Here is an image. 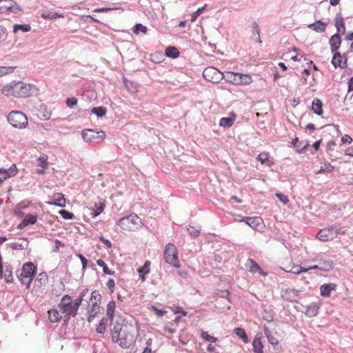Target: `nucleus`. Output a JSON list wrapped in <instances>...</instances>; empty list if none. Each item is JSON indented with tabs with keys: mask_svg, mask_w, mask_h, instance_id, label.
<instances>
[{
	"mask_svg": "<svg viewBox=\"0 0 353 353\" xmlns=\"http://www.w3.org/2000/svg\"><path fill=\"white\" fill-rule=\"evenodd\" d=\"M148 31V28L146 26H143L141 23H136L134 26L132 28V32L135 34H139V33L145 34Z\"/></svg>",
	"mask_w": 353,
	"mask_h": 353,
	"instance_id": "nucleus-40",
	"label": "nucleus"
},
{
	"mask_svg": "<svg viewBox=\"0 0 353 353\" xmlns=\"http://www.w3.org/2000/svg\"><path fill=\"white\" fill-rule=\"evenodd\" d=\"M18 173V169L15 164H12L10 168L6 169L3 168H0V174H4V176L1 178L3 181L6 180L8 178L14 176Z\"/></svg>",
	"mask_w": 353,
	"mask_h": 353,
	"instance_id": "nucleus-19",
	"label": "nucleus"
},
{
	"mask_svg": "<svg viewBox=\"0 0 353 353\" xmlns=\"http://www.w3.org/2000/svg\"><path fill=\"white\" fill-rule=\"evenodd\" d=\"M150 265H151V262L150 261H146L145 262L144 265L137 270H138V273L147 275L148 274L150 273Z\"/></svg>",
	"mask_w": 353,
	"mask_h": 353,
	"instance_id": "nucleus-45",
	"label": "nucleus"
},
{
	"mask_svg": "<svg viewBox=\"0 0 353 353\" xmlns=\"http://www.w3.org/2000/svg\"><path fill=\"white\" fill-rule=\"evenodd\" d=\"M225 80L235 85H249L252 79L250 75L240 72H228L225 74Z\"/></svg>",
	"mask_w": 353,
	"mask_h": 353,
	"instance_id": "nucleus-7",
	"label": "nucleus"
},
{
	"mask_svg": "<svg viewBox=\"0 0 353 353\" xmlns=\"http://www.w3.org/2000/svg\"><path fill=\"white\" fill-rule=\"evenodd\" d=\"M152 308L154 311L157 316L159 317L163 316L166 313L165 310L159 309L155 306H152Z\"/></svg>",
	"mask_w": 353,
	"mask_h": 353,
	"instance_id": "nucleus-61",
	"label": "nucleus"
},
{
	"mask_svg": "<svg viewBox=\"0 0 353 353\" xmlns=\"http://www.w3.org/2000/svg\"><path fill=\"white\" fill-rule=\"evenodd\" d=\"M252 29H253V38L255 39L256 41H257L259 43H261L262 41L260 39V30L258 23L256 21H253L252 25Z\"/></svg>",
	"mask_w": 353,
	"mask_h": 353,
	"instance_id": "nucleus-35",
	"label": "nucleus"
},
{
	"mask_svg": "<svg viewBox=\"0 0 353 353\" xmlns=\"http://www.w3.org/2000/svg\"><path fill=\"white\" fill-rule=\"evenodd\" d=\"M37 92L35 85L27 84L22 81H12L1 89L3 95L13 96L18 98H26L32 96Z\"/></svg>",
	"mask_w": 353,
	"mask_h": 353,
	"instance_id": "nucleus-1",
	"label": "nucleus"
},
{
	"mask_svg": "<svg viewBox=\"0 0 353 353\" xmlns=\"http://www.w3.org/2000/svg\"><path fill=\"white\" fill-rule=\"evenodd\" d=\"M341 37L339 34H334L332 35L329 40V43L330 46V50L332 53L338 52V50L339 49L341 44Z\"/></svg>",
	"mask_w": 353,
	"mask_h": 353,
	"instance_id": "nucleus-16",
	"label": "nucleus"
},
{
	"mask_svg": "<svg viewBox=\"0 0 353 353\" xmlns=\"http://www.w3.org/2000/svg\"><path fill=\"white\" fill-rule=\"evenodd\" d=\"M163 258L165 263L175 268H179L181 267L178 259V250L173 243H170L165 245L163 251Z\"/></svg>",
	"mask_w": 353,
	"mask_h": 353,
	"instance_id": "nucleus-5",
	"label": "nucleus"
},
{
	"mask_svg": "<svg viewBox=\"0 0 353 353\" xmlns=\"http://www.w3.org/2000/svg\"><path fill=\"white\" fill-rule=\"evenodd\" d=\"M121 330V326L120 325H114L113 328L111 329V336L113 342H119Z\"/></svg>",
	"mask_w": 353,
	"mask_h": 353,
	"instance_id": "nucleus-31",
	"label": "nucleus"
},
{
	"mask_svg": "<svg viewBox=\"0 0 353 353\" xmlns=\"http://www.w3.org/2000/svg\"><path fill=\"white\" fill-rule=\"evenodd\" d=\"M253 352L254 353H263V345L261 342V336L257 334L252 342Z\"/></svg>",
	"mask_w": 353,
	"mask_h": 353,
	"instance_id": "nucleus-24",
	"label": "nucleus"
},
{
	"mask_svg": "<svg viewBox=\"0 0 353 353\" xmlns=\"http://www.w3.org/2000/svg\"><path fill=\"white\" fill-rule=\"evenodd\" d=\"M242 221L255 230H259L262 228L263 220L259 216L244 217Z\"/></svg>",
	"mask_w": 353,
	"mask_h": 353,
	"instance_id": "nucleus-11",
	"label": "nucleus"
},
{
	"mask_svg": "<svg viewBox=\"0 0 353 353\" xmlns=\"http://www.w3.org/2000/svg\"><path fill=\"white\" fill-rule=\"evenodd\" d=\"M106 285L111 292H114V286H115V282H114V279H109L106 283Z\"/></svg>",
	"mask_w": 353,
	"mask_h": 353,
	"instance_id": "nucleus-60",
	"label": "nucleus"
},
{
	"mask_svg": "<svg viewBox=\"0 0 353 353\" xmlns=\"http://www.w3.org/2000/svg\"><path fill=\"white\" fill-rule=\"evenodd\" d=\"M12 72H13V68L11 67H0V77Z\"/></svg>",
	"mask_w": 353,
	"mask_h": 353,
	"instance_id": "nucleus-57",
	"label": "nucleus"
},
{
	"mask_svg": "<svg viewBox=\"0 0 353 353\" xmlns=\"http://www.w3.org/2000/svg\"><path fill=\"white\" fill-rule=\"evenodd\" d=\"M7 119L10 124L15 128L24 129L28 125V118L21 111L13 110L10 112Z\"/></svg>",
	"mask_w": 353,
	"mask_h": 353,
	"instance_id": "nucleus-6",
	"label": "nucleus"
},
{
	"mask_svg": "<svg viewBox=\"0 0 353 353\" xmlns=\"http://www.w3.org/2000/svg\"><path fill=\"white\" fill-rule=\"evenodd\" d=\"M91 112L97 115L98 117H102L105 115L107 112V109L103 106H99L93 108L91 110Z\"/></svg>",
	"mask_w": 353,
	"mask_h": 353,
	"instance_id": "nucleus-38",
	"label": "nucleus"
},
{
	"mask_svg": "<svg viewBox=\"0 0 353 353\" xmlns=\"http://www.w3.org/2000/svg\"><path fill=\"white\" fill-rule=\"evenodd\" d=\"M37 220V216L34 214H27L25 218L23 219V221L27 223V225H34L36 223Z\"/></svg>",
	"mask_w": 353,
	"mask_h": 353,
	"instance_id": "nucleus-47",
	"label": "nucleus"
},
{
	"mask_svg": "<svg viewBox=\"0 0 353 353\" xmlns=\"http://www.w3.org/2000/svg\"><path fill=\"white\" fill-rule=\"evenodd\" d=\"M122 230L134 231L141 228L143 223L141 218L135 213H132L128 216L121 218L117 222Z\"/></svg>",
	"mask_w": 353,
	"mask_h": 353,
	"instance_id": "nucleus-4",
	"label": "nucleus"
},
{
	"mask_svg": "<svg viewBox=\"0 0 353 353\" xmlns=\"http://www.w3.org/2000/svg\"><path fill=\"white\" fill-rule=\"evenodd\" d=\"M97 264L103 268V273L108 275H114V272L110 270L106 263L102 259H98L97 261Z\"/></svg>",
	"mask_w": 353,
	"mask_h": 353,
	"instance_id": "nucleus-42",
	"label": "nucleus"
},
{
	"mask_svg": "<svg viewBox=\"0 0 353 353\" xmlns=\"http://www.w3.org/2000/svg\"><path fill=\"white\" fill-rule=\"evenodd\" d=\"M36 273L37 267L32 262H28L23 265L20 272L17 274V277L21 284L26 285V288L29 289Z\"/></svg>",
	"mask_w": 353,
	"mask_h": 353,
	"instance_id": "nucleus-3",
	"label": "nucleus"
},
{
	"mask_svg": "<svg viewBox=\"0 0 353 353\" xmlns=\"http://www.w3.org/2000/svg\"><path fill=\"white\" fill-rule=\"evenodd\" d=\"M336 284L333 283H325L320 288V294L323 297H329L332 291L336 289Z\"/></svg>",
	"mask_w": 353,
	"mask_h": 353,
	"instance_id": "nucleus-21",
	"label": "nucleus"
},
{
	"mask_svg": "<svg viewBox=\"0 0 353 353\" xmlns=\"http://www.w3.org/2000/svg\"><path fill=\"white\" fill-rule=\"evenodd\" d=\"M61 314L63 315V322L67 325L71 317H74L77 314V309L73 304V300L70 295H63L59 303Z\"/></svg>",
	"mask_w": 353,
	"mask_h": 353,
	"instance_id": "nucleus-2",
	"label": "nucleus"
},
{
	"mask_svg": "<svg viewBox=\"0 0 353 353\" xmlns=\"http://www.w3.org/2000/svg\"><path fill=\"white\" fill-rule=\"evenodd\" d=\"M291 145L296 148V152L299 154L303 153L305 149L308 145V143L303 144L302 141H299L297 137L293 139L291 143Z\"/></svg>",
	"mask_w": 353,
	"mask_h": 353,
	"instance_id": "nucleus-28",
	"label": "nucleus"
},
{
	"mask_svg": "<svg viewBox=\"0 0 353 353\" xmlns=\"http://www.w3.org/2000/svg\"><path fill=\"white\" fill-rule=\"evenodd\" d=\"M99 304H97V302H92L88 303V321L92 322L97 314L99 312Z\"/></svg>",
	"mask_w": 353,
	"mask_h": 353,
	"instance_id": "nucleus-18",
	"label": "nucleus"
},
{
	"mask_svg": "<svg viewBox=\"0 0 353 353\" xmlns=\"http://www.w3.org/2000/svg\"><path fill=\"white\" fill-rule=\"evenodd\" d=\"M249 271L251 272H256L257 270H261V268L252 259H248Z\"/></svg>",
	"mask_w": 353,
	"mask_h": 353,
	"instance_id": "nucleus-44",
	"label": "nucleus"
},
{
	"mask_svg": "<svg viewBox=\"0 0 353 353\" xmlns=\"http://www.w3.org/2000/svg\"><path fill=\"white\" fill-rule=\"evenodd\" d=\"M319 270L324 272H328L333 269L334 264L332 260H319Z\"/></svg>",
	"mask_w": 353,
	"mask_h": 353,
	"instance_id": "nucleus-27",
	"label": "nucleus"
},
{
	"mask_svg": "<svg viewBox=\"0 0 353 353\" xmlns=\"http://www.w3.org/2000/svg\"><path fill=\"white\" fill-rule=\"evenodd\" d=\"M105 206V205L103 202L99 201V203H94L93 205L89 207L90 216L92 219L96 218L103 212Z\"/></svg>",
	"mask_w": 353,
	"mask_h": 353,
	"instance_id": "nucleus-12",
	"label": "nucleus"
},
{
	"mask_svg": "<svg viewBox=\"0 0 353 353\" xmlns=\"http://www.w3.org/2000/svg\"><path fill=\"white\" fill-rule=\"evenodd\" d=\"M327 26V23L322 22L321 20H318L312 23L309 24L307 27L316 32L321 33L325 31Z\"/></svg>",
	"mask_w": 353,
	"mask_h": 353,
	"instance_id": "nucleus-23",
	"label": "nucleus"
},
{
	"mask_svg": "<svg viewBox=\"0 0 353 353\" xmlns=\"http://www.w3.org/2000/svg\"><path fill=\"white\" fill-rule=\"evenodd\" d=\"M336 145V142L333 140L329 141L326 145L327 152H330L334 150V147Z\"/></svg>",
	"mask_w": 353,
	"mask_h": 353,
	"instance_id": "nucleus-64",
	"label": "nucleus"
},
{
	"mask_svg": "<svg viewBox=\"0 0 353 353\" xmlns=\"http://www.w3.org/2000/svg\"><path fill=\"white\" fill-rule=\"evenodd\" d=\"M21 11V8L12 0H0V13L13 14L16 15Z\"/></svg>",
	"mask_w": 353,
	"mask_h": 353,
	"instance_id": "nucleus-10",
	"label": "nucleus"
},
{
	"mask_svg": "<svg viewBox=\"0 0 353 353\" xmlns=\"http://www.w3.org/2000/svg\"><path fill=\"white\" fill-rule=\"evenodd\" d=\"M300 291L295 289H287L283 295V297L289 302H298Z\"/></svg>",
	"mask_w": 353,
	"mask_h": 353,
	"instance_id": "nucleus-13",
	"label": "nucleus"
},
{
	"mask_svg": "<svg viewBox=\"0 0 353 353\" xmlns=\"http://www.w3.org/2000/svg\"><path fill=\"white\" fill-rule=\"evenodd\" d=\"M48 318L52 323L59 322L61 319L63 320V315L61 314L60 308H59V304L56 307L48 311Z\"/></svg>",
	"mask_w": 353,
	"mask_h": 353,
	"instance_id": "nucleus-14",
	"label": "nucleus"
},
{
	"mask_svg": "<svg viewBox=\"0 0 353 353\" xmlns=\"http://www.w3.org/2000/svg\"><path fill=\"white\" fill-rule=\"evenodd\" d=\"M165 55L172 59L179 57L180 53L178 49L174 46H168L165 51Z\"/></svg>",
	"mask_w": 353,
	"mask_h": 353,
	"instance_id": "nucleus-30",
	"label": "nucleus"
},
{
	"mask_svg": "<svg viewBox=\"0 0 353 353\" xmlns=\"http://www.w3.org/2000/svg\"><path fill=\"white\" fill-rule=\"evenodd\" d=\"M201 226L194 227L192 225H189V227L188 228V232L189 234L193 238L198 237L201 233Z\"/></svg>",
	"mask_w": 353,
	"mask_h": 353,
	"instance_id": "nucleus-36",
	"label": "nucleus"
},
{
	"mask_svg": "<svg viewBox=\"0 0 353 353\" xmlns=\"http://www.w3.org/2000/svg\"><path fill=\"white\" fill-rule=\"evenodd\" d=\"M201 337L203 339L211 343H215L217 341V338L210 335L208 332L203 330H202L201 332Z\"/></svg>",
	"mask_w": 353,
	"mask_h": 353,
	"instance_id": "nucleus-48",
	"label": "nucleus"
},
{
	"mask_svg": "<svg viewBox=\"0 0 353 353\" xmlns=\"http://www.w3.org/2000/svg\"><path fill=\"white\" fill-rule=\"evenodd\" d=\"M334 26L336 28L337 32L336 34H345V26L344 19L341 13H338L334 19Z\"/></svg>",
	"mask_w": 353,
	"mask_h": 353,
	"instance_id": "nucleus-15",
	"label": "nucleus"
},
{
	"mask_svg": "<svg viewBox=\"0 0 353 353\" xmlns=\"http://www.w3.org/2000/svg\"><path fill=\"white\" fill-rule=\"evenodd\" d=\"M256 160L261 162V164L265 165L268 167H272L274 165V161L269 157L268 152H261L257 157Z\"/></svg>",
	"mask_w": 353,
	"mask_h": 353,
	"instance_id": "nucleus-25",
	"label": "nucleus"
},
{
	"mask_svg": "<svg viewBox=\"0 0 353 353\" xmlns=\"http://www.w3.org/2000/svg\"><path fill=\"white\" fill-rule=\"evenodd\" d=\"M203 77L206 81L214 83L225 79V74L214 67L205 68L203 72Z\"/></svg>",
	"mask_w": 353,
	"mask_h": 353,
	"instance_id": "nucleus-9",
	"label": "nucleus"
},
{
	"mask_svg": "<svg viewBox=\"0 0 353 353\" xmlns=\"http://www.w3.org/2000/svg\"><path fill=\"white\" fill-rule=\"evenodd\" d=\"M234 332L241 339L244 343L248 342V335L245 333V331L244 329L241 327H236L234 330Z\"/></svg>",
	"mask_w": 353,
	"mask_h": 353,
	"instance_id": "nucleus-37",
	"label": "nucleus"
},
{
	"mask_svg": "<svg viewBox=\"0 0 353 353\" xmlns=\"http://www.w3.org/2000/svg\"><path fill=\"white\" fill-rule=\"evenodd\" d=\"M101 301V295L97 290H94L91 293L90 298V303L97 302V304H100Z\"/></svg>",
	"mask_w": 353,
	"mask_h": 353,
	"instance_id": "nucleus-46",
	"label": "nucleus"
},
{
	"mask_svg": "<svg viewBox=\"0 0 353 353\" xmlns=\"http://www.w3.org/2000/svg\"><path fill=\"white\" fill-rule=\"evenodd\" d=\"M312 109L316 114L322 115L323 112L322 101L319 99L315 98L312 103Z\"/></svg>",
	"mask_w": 353,
	"mask_h": 353,
	"instance_id": "nucleus-26",
	"label": "nucleus"
},
{
	"mask_svg": "<svg viewBox=\"0 0 353 353\" xmlns=\"http://www.w3.org/2000/svg\"><path fill=\"white\" fill-rule=\"evenodd\" d=\"M236 117V116L234 112H230L229 117H223L220 119L219 125L224 128H229L233 125Z\"/></svg>",
	"mask_w": 353,
	"mask_h": 353,
	"instance_id": "nucleus-22",
	"label": "nucleus"
},
{
	"mask_svg": "<svg viewBox=\"0 0 353 353\" xmlns=\"http://www.w3.org/2000/svg\"><path fill=\"white\" fill-rule=\"evenodd\" d=\"M207 6V5H204V6H203L202 8H198L194 13V14L192 16V18H191V21H195L196 18L201 15L203 12V11L204 10V9L205 8V7Z\"/></svg>",
	"mask_w": 353,
	"mask_h": 353,
	"instance_id": "nucleus-53",
	"label": "nucleus"
},
{
	"mask_svg": "<svg viewBox=\"0 0 353 353\" xmlns=\"http://www.w3.org/2000/svg\"><path fill=\"white\" fill-rule=\"evenodd\" d=\"M119 345L123 348L128 347L131 344V341H128L126 339L119 338Z\"/></svg>",
	"mask_w": 353,
	"mask_h": 353,
	"instance_id": "nucleus-55",
	"label": "nucleus"
},
{
	"mask_svg": "<svg viewBox=\"0 0 353 353\" xmlns=\"http://www.w3.org/2000/svg\"><path fill=\"white\" fill-rule=\"evenodd\" d=\"M77 256L81 260L82 269L83 270H85L87 268V259L81 254H77Z\"/></svg>",
	"mask_w": 353,
	"mask_h": 353,
	"instance_id": "nucleus-59",
	"label": "nucleus"
},
{
	"mask_svg": "<svg viewBox=\"0 0 353 353\" xmlns=\"http://www.w3.org/2000/svg\"><path fill=\"white\" fill-rule=\"evenodd\" d=\"M42 17L44 19H57L59 17H63V15L61 14L57 13V12H48L47 14H43Z\"/></svg>",
	"mask_w": 353,
	"mask_h": 353,
	"instance_id": "nucleus-50",
	"label": "nucleus"
},
{
	"mask_svg": "<svg viewBox=\"0 0 353 353\" xmlns=\"http://www.w3.org/2000/svg\"><path fill=\"white\" fill-rule=\"evenodd\" d=\"M123 83H124V86L125 88L130 91V92H134V90H135V86H134V82L131 81H128L126 79H123Z\"/></svg>",
	"mask_w": 353,
	"mask_h": 353,
	"instance_id": "nucleus-51",
	"label": "nucleus"
},
{
	"mask_svg": "<svg viewBox=\"0 0 353 353\" xmlns=\"http://www.w3.org/2000/svg\"><path fill=\"white\" fill-rule=\"evenodd\" d=\"M30 30L31 27L29 24H15L13 27V32L15 33L19 30L23 32H26Z\"/></svg>",
	"mask_w": 353,
	"mask_h": 353,
	"instance_id": "nucleus-39",
	"label": "nucleus"
},
{
	"mask_svg": "<svg viewBox=\"0 0 353 353\" xmlns=\"http://www.w3.org/2000/svg\"><path fill=\"white\" fill-rule=\"evenodd\" d=\"M48 161H47V159L44 157H40L39 158H38L37 159V165L39 167H41V168H46L47 166H48Z\"/></svg>",
	"mask_w": 353,
	"mask_h": 353,
	"instance_id": "nucleus-52",
	"label": "nucleus"
},
{
	"mask_svg": "<svg viewBox=\"0 0 353 353\" xmlns=\"http://www.w3.org/2000/svg\"><path fill=\"white\" fill-rule=\"evenodd\" d=\"M334 169V167L330 163H323L321 165V168L318 173H331Z\"/></svg>",
	"mask_w": 353,
	"mask_h": 353,
	"instance_id": "nucleus-41",
	"label": "nucleus"
},
{
	"mask_svg": "<svg viewBox=\"0 0 353 353\" xmlns=\"http://www.w3.org/2000/svg\"><path fill=\"white\" fill-rule=\"evenodd\" d=\"M50 205H56L60 208H63L65 205V199L61 193H58L54 196L50 201L47 202Z\"/></svg>",
	"mask_w": 353,
	"mask_h": 353,
	"instance_id": "nucleus-20",
	"label": "nucleus"
},
{
	"mask_svg": "<svg viewBox=\"0 0 353 353\" xmlns=\"http://www.w3.org/2000/svg\"><path fill=\"white\" fill-rule=\"evenodd\" d=\"M108 320L105 318H103L99 324L96 328V331L97 333L99 334H103L105 332L106 330V325H107Z\"/></svg>",
	"mask_w": 353,
	"mask_h": 353,
	"instance_id": "nucleus-43",
	"label": "nucleus"
},
{
	"mask_svg": "<svg viewBox=\"0 0 353 353\" xmlns=\"http://www.w3.org/2000/svg\"><path fill=\"white\" fill-rule=\"evenodd\" d=\"M276 196L279 199V201L284 204L289 201L288 196L282 193H276Z\"/></svg>",
	"mask_w": 353,
	"mask_h": 353,
	"instance_id": "nucleus-58",
	"label": "nucleus"
},
{
	"mask_svg": "<svg viewBox=\"0 0 353 353\" xmlns=\"http://www.w3.org/2000/svg\"><path fill=\"white\" fill-rule=\"evenodd\" d=\"M4 278H5V281L6 283H12V272L10 270H9L8 269H7L6 271H5V274H4Z\"/></svg>",
	"mask_w": 353,
	"mask_h": 353,
	"instance_id": "nucleus-56",
	"label": "nucleus"
},
{
	"mask_svg": "<svg viewBox=\"0 0 353 353\" xmlns=\"http://www.w3.org/2000/svg\"><path fill=\"white\" fill-rule=\"evenodd\" d=\"M10 246L11 248L13 249V250H23L24 249V247L23 245H22V243H20L19 242H14V243H12L10 244Z\"/></svg>",
	"mask_w": 353,
	"mask_h": 353,
	"instance_id": "nucleus-62",
	"label": "nucleus"
},
{
	"mask_svg": "<svg viewBox=\"0 0 353 353\" xmlns=\"http://www.w3.org/2000/svg\"><path fill=\"white\" fill-rule=\"evenodd\" d=\"M59 213L64 219L66 220L72 219L74 216L72 212L65 210H61L59 212Z\"/></svg>",
	"mask_w": 353,
	"mask_h": 353,
	"instance_id": "nucleus-49",
	"label": "nucleus"
},
{
	"mask_svg": "<svg viewBox=\"0 0 353 353\" xmlns=\"http://www.w3.org/2000/svg\"><path fill=\"white\" fill-rule=\"evenodd\" d=\"M343 57L345 58V61L342 62V55L340 52H334V56L332 60V64L334 66V68H345L347 66V58L345 55L343 54Z\"/></svg>",
	"mask_w": 353,
	"mask_h": 353,
	"instance_id": "nucleus-17",
	"label": "nucleus"
},
{
	"mask_svg": "<svg viewBox=\"0 0 353 353\" xmlns=\"http://www.w3.org/2000/svg\"><path fill=\"white\" fill-rule=\"evenodd\" d=\"M316 238L322 241H328L330 240L333 239V235L328 232V230H326L325 228L321 230L316 234Z\"/></svg>",
	"mask_w": 353,
	"mask_h": 353,
	"instance_id": "nucleus-29",
	"label": "nucleus"
},
{
	"mask_svg": "<svg viewBox=\"0 0 353 353\" xmlns=\"http://www.w3.org/2000/svg\"><path fill=\"white\" fill-rule=\"evenodd\" d=\"M65 103L68 108H72L77 105V99L76 97L68 98L65 101Z\"/></svg>",
	"mask_w": 353,
	"mask_h": 353,
	"instance_id": "nucleus-54",
	"label": "nucleus"
},
{
	"mask_svg": "<svg viewBox=\"0 0 353 353\" xmlns=\"http://www.w3.org/2000/svg\"><path fill=\"white\" fill-rule=\"evenodd\" d=\"M83 140L87 143H100L105 138V133L92 129H86L81 132Z\"/></svg>",
	"mask_w": 353,
	"mask_h": 353,
	"instance_id": "nucleus-8",
	"label": "nucleus"
},
{
	"mask_svg": "<svg viewBox=\"0 0 353 353\" xmlns=\"http://www.w3.org/2000/svg\"><path fill=\"white\" fill-rule=\"evenodd\" d=\"M264 334L268 339V342L273 345H276L279 343V341L272 334L271 330L268 329V327H265L264 328Z\"/></svg>",
	"mask_w": 353,
	"mask_h": 353,
	"instance_id": "nucleus-32",
	"label": "nucleus"
},
{
	"mask_svg": "<svg viewBox=\"0 0 353 353\" xmlns=\"http://www.w3.org/2000/svg\"><path fill=\"white\" fill-rule=\"evenodd\" d=\"M116 308V303L114 301H110L107 305V316L112 321Z\"/></svg>",
	"mask_w": 353,
	"mask_h": 353,
	"instance_id": "nucleus-34",
	"label": "nucleus"
},
{
	"mask_svg": "<svg viewBox=\"0 0 353 353\" xmlns=\"http://www.w3.org/2000/svg\"><path fill=\"white\" fill-rule=\"evenodd\" d=\"M55 245L52 248V252H59L60 246H63L64 244L61 241H59L57 239L55 241Z\"/></svg>",
	"mask_w": 353,
	"mask_h": 353,
	"instance_id": "nucleus-63",
	"label": "nucleus"
},
{
	"mask_svg": "<svg viewBox=\"0 0 353 353\" xmlns=\"http://www.w3.org/2000/svg\"><path fill=\"white\" fill-rule=\"evenodd\" d=\"M48 281V275L46 272H41L38 274L37 277L34 281L35 285L39 287L45 285Z\"/></svg>",
	"mask_w": 353,
	"mask_h": 353,
	"instance_id": "nucleus-33",
	"label": "nucleus"
}]
</instances>
